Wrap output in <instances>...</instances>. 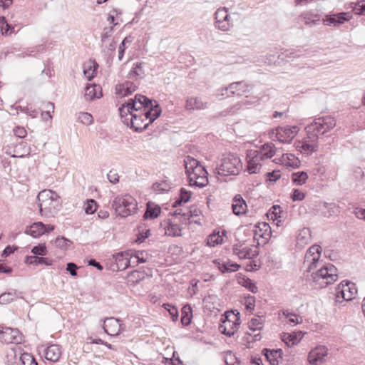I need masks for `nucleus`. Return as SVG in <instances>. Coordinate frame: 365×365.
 <instances>
[{
  "label": "nucleus",
  "mask_w": 365,
  "mask_h": 365,
  "mask_svg": "<svg viewBox=\"0 0 365 365\" xmlns=\"http://www.w3.org/2000/svg\"><path fill=\"white\" fill-rule=\"evenodd\" d=\"M46 110L41 113V115L44 116V114H48V118L51 119V113L54 111V104L51 102H48L46 105Z\"/></svg>",
  "instance_id": "680f3d73"
},
{
  "label": "nucleus",
  "mask_w": 365,
  "mask_h": 365,
  "mask_svg": "<svg viewBox=\"0 0 365 365\" xmlns=\"http://www.w3.org/2000/svg\"><path fill=\"white\" fill-rule=\"evenodd\" d=\"M254 151L262 157V159L264 160L273 157L276 153L277 149L274 145L270 143L264 144L259 150Z\"/></svg>",
  "instance_id": "c85d7f7f"
},
{
  "label": "nucleus",
  "mask_w": 365,
  "mask_h": 365,
  "mask_svg": "<svg viewBox=\"0 0 365 365\" xmlns=\"http://www.w3.org/2000/svg\"><path fill=\"white\" fill-rule=\"evenodd\" d=\"M247 204L245 200L242 198L240 195H237L232 204V212L236 215H240L245 214L247 210Z\"/></svg>",
  "instance_id": "bb28decb"
},
{
  "label": "nucleus",
  "mask_w": 365,
  "mask_h": 365,
  "mask_svg": "<svg viewBox=\"0 0 365 365\" xmlns=\"http://www.w3.org/2000/svg\"><path fill=\"white\" fill-rule=\"evenodd\" d=\"M0 341L5 344H21L22 336L17 329L4 328L0 330Z\"/></svg>",
  "instance_id": "2eb2a0df"
},
{
  "label": "nucleus",
  "mask_w": 365,
  "mask_h": 365,
  "mask_svg": "<svg viewBox=\"0 0 365 365\" xmlns=\"http://www.w3.org/2000/svg\"><path fill=\"white\" fill-rule=\"evenodd\" d=\"M175 220L181 221L183 224L187 225L190 222V220L192 217V211L187 207L176 209L174 212Z\"/></svg>",
  "instance_id": "473e14b6"
},
{
  "label": "nucleus",
  "mask_w": 365,
  "mask_h": 365,
  "mask_svg": "<svg viewBox=\"0 0 365 365\" xmlns=\"http://www.w3.org/2000/svg\"><path fill=\"white\" fill-rule=\"evenodd\" d=\"M153 190L159 192H168L171 188L170 183L167 180L155 182L152 186Z\"/></svg>",
  "instance_id": "a18cd8bd"
},
{
  "label": "nucleus",
  "mask_w": 365,
  "mask_h": 365,
  "mask_svg": "<svg viewBox=\"0 0 365 365\" xmlns=\"http://www.w3.org/2000/svg\"><path fill=\"white\" fill-rule=\"evenodd\" d=\"M6 153L13 158H23L29 155L30 148L26 142L21 141L14 146L13 151L9 148Z\"/></svg>",
  "instance_id": "393cba45"
},
{
  "label": "nucleus",
  "mask_w": 365,
  "mask_h": 365,
  "mask_svg": "<svg viewBox=\"0 0 365 365\" xmlns=\"http://www.w3.org/2000/svg\"><path fill=\"white\" fill-rule=\"evenodd\" d=\"M244 286L247 288L251 292L257 293L258 291L257 287L255 284L250 279L245 280Z\"/></svg>",
  "instance_id": "052dcab7"
},
{
  "label": "nucleus",
  "mask_w": 365,
  "mask_h": 365,
  "mask_svg": "<svg viewBox=\"0 0 365 365\" xmlns=\"http://www.w3.org/2000/svg\"><path fill=\"white\" fill-rule=\"evenodd\" d=\"M264 317L263 316H257L254 318H252L249 322H248V327L250 331H248L247 334L249 335H253L254 339L255 341L259 340V333L255 334V331H259L263 328V325L264 323Z\"/></svg>",
  "instance_id": "4be33fe9"
},
{
  "label": "nucleus",
  "mask_w": 365,
  "mask_h": 365,
  "mask_svg": "<svg viewBox=\"0 0 365 365\" xmlns=\"http://www.w3.org/2000/svg\"><path fill=\"white\" fill-rule=\"evenodd\" d=\"M78 269L77 265L75 263L69 262L67 264L66 270L69 272L70 274L73 277L77 275L76 269Z\"/></svg>",
  "instance_id": "0e129e2a"
},
{
  "label": "nucleus",
  "mask_w": 365,
  "mask_h": 365,
  "mask_svg": "<svg viewBox=\"0 0 365 365\" xmlns=\"http://www.w3.org/2000/svg\"><path fill=\"white\" fill-rule=\"evenodd\" d=\"M38 205L41 216L55 217L61 208V197L56 192L45 189L37 195Z\"/></svg>",
  "instance_id": "7ed1b4c3"
},
{
  "label": "nucleus",
  "mask_w": 365,
  "mask_h": 365,
  "mask_svg": "<svg viewBox=\"0 0 365 365\" xmlns=\"http://www.w3.org/2000/svg\"><path fill=\"white\" fill-rule=\"evenodd\" d=\"M242 168L241 160L235 155L230 154L225 157L222 163L217 168V173L221 175H237Z\"/></svg>",
  "instance_id": "6e6552de"
},
{
  "label": "nucleus",
  "mask_w": 365,
  "mask_h": 365,
  "mask_svg": "<svg viewBox=\"0 0 365 365\" xmlns=\"http://www.w3.org/2000/svg\"><path fill=\"white\" fill-rule=\"evenodd\" d=\"M102 96V88L99 85L88 84L85 88L84 96L86 101L100 98Z\"/></svg>",
  "instance_id": "a878e982"
},
{
  "label": "nucleus",
  "mask_w": 365,
  "mask_h": 365,
  "mask_svg": "<svg viewBox=\"0 0 365 365\" xmlns=\"http://www.w3.org/2000/svg\"><path fill=\"white\" fill-rule=\"evenodd\" d=\"M307 136L301 141L297 143V149L302 153H304L307 155H310L318 150L319 143L318 138L316 134L310 133L309 130H306Z\"/></svg>",
  "instance_id": "9d476101"
},
{
  "label": "nucleus",
  "mask_w": 365,
  "mask_h": 365,
  "mask_svg": "<svg viewBox=\"0 0 365 365\" xmlns=\"http://www.w3.org/2000/svg\"><path fill=\"white\" fill-rule=\"evenodd\" d=\"M304 334L302 331L293 333H284L282 336V341L288 346H292L297 345L303 337Z\"/></svg>",
  "instance_id": "7c9ffc66"
},
{
  "label": "nucleus",
  "mask_w": 365,
  "mask_h": 365,
  "mask_svg": "<svg viewBox=\"0 0 365 365\" xmlns=\"http://www.w3.org/2000/svg\"><path fill=\"white\" fill-rule=\"evenodd\" d=\"M245 306L247 310H253L255 308V297L250 296L245 299Z\"/></svg>",
  "instance_id": "69168bd1"
},
{
  "label": "nucleus",
  "mask_w": 365,
  "mask_h": 365,
  "mask_svg": "<svg viewBox=\"0 0 365 365\" xmlns=\"http://www.w3.org/2000/svg\"><path fill=\"white\" fill-rule=\"evenodd\" d=\"M61 355V349L58 344H51L45 350V358L51 361H57Z\"/></svg>",
  "instance_id": "2f4dec72"
},
{
  "label": "nucleus",
  "mask_w": 365,
  "mask_h": 365,
  "mask_svg": "<svg viewBox=\"0 0 365 365\" xmlns=\"http://www.w3.org/2000/svg\"><path fill=\"white\" fill-rule=\"evenodd\" d=\"M232 252L240 259H250L259 255V250L256 246L247 247L241 244L234 245Z\"/></svg>",
  "instance_id": "ddd939ff"
},
{
  "label": "nucleus",
  "mask_w": 365,
  "mask_h": 365,
  "mask_svg": "<svg viewBox=\"0 0 365 365\" xmlns=\"http://www.w3.org/2000/svg\"><path fill=\"white\" fill-rule=\"evenodd\" d=\"M344 15H346L344 13L327 15L325 19H323V22L327 26H336L348 21Z\"/></svg>",
  "instance_id": "cd10ccee"
},
{
  "label": "nucleus",
  "mask_w": 365,
  "mask_h": 365,
  "mask_svg": "<svg viewBox=\"0 0 365 365\" xmlns=\"http://www.w3.org/2000/svg\"><path fill=\"white\" fill-rule=\"evenodd\" d=\"M78 118L81 123L87 125L92 124L93 121L92 115L88 113H81Z\"/></svg>",
  "instance_id": "3c124183"
},
{
  "label": "nucleus",
  "mask_w": 365,
  "mask_h": 365,
  "mask_svg": "<svg viewBox=\"0 0 365 365\" xmlns=\"http://www.w3.org/2000/svg\"><path fill=\"white\" fill-rule=\"evenodd\" d=\"M308 178V175L304 171L293 173L292 175V180L294 185H302Z\"/></svg>",
  "instance_id": "37998d69"
},
{
  "label": "nucleus",
  "mask_w": 365,
  "mask_h": 365,
  "mask_svg": "<svg viewBox=\"0 0 365 365\" xmlns=\"http://www.w3.org/2000/svg\"><path fill=\"white\" fill-rule=\"evenodd\" d=\"M165 232L169 236H180L181 235V228L175 220L174 221L169 220L167 222V226L165 227Z\"/></svg>",
  "instance_id": "c9c22d12"
},
{
  "label": "nucleus",
  "mask_w": 365,
  "mask_h": 365,
  "mask_svg": "<svg viewBox=\"0 0 365 365\" xmlns=\"http://www.w3.org/2000/svg\"><path fill=\"white\" fill-rule=\"evenodd\" d=\"M144 76V71L143 69V63L137 62L133 64V68L128 73V78H133L134 77L142 78Z\"/></svg>",
  "instance_id": "79ce46f5"
},
{
  "label": "nucleus",
  "mask_w": 365,
  "mask_h": 365,
  "mask_svg": "<svg viewBox=\"0 0 365 365\" xmlns=\"http://www.w3.org/2000/svg\"><path fill=\"white\" fill-rule=\"evenodd\" d=\"M300 18L302 19L304 24L308 26L317 25L319 21V16L310 11L302 13Z\"/></svg>",
  "instance_id": "4c0bfd02"
},
{
  "label": "nucleus",
  "mask_w": 365,
  "mask_h": 365,
  "mask_svg": "<svg viewBox=\"0 0 365 365\" xmlns=\"http://www.w3.org/2000/svg\"><path fill=\"white\" fill-rule=\"evenodd\" d=\"M123 326V324L119 319L114 317H109L105 319L103 321V328L107 334L115 336H118L123 331L124 328Z\"/></svg>",
  "instance_id": "f3484780"
},
{
  "label": "nucleus",
  "mask_w": 365,
  "mask_h": 365,
  "mask_svg": "<svg viewBox=\"0 0 365 365\" xmlns=\"http://www.w3.org/2000/svg\"><path fill=\"white\" fill-rule=\"evenodd\" d=\"M190 185L203 187L208 184L207 172L196 159L187 156L184 160Z\"/></svg>",
  "instance_id": "20e7f679"
},
{
  "label": "nucleus",
  "mask_w": 365,
  "mask_h": 365,
  "mask_svg": "<svg viewBox=\"0 0 365 365\" xmlns=\"http://www.w3.org/2000/svg\"><path fill=\"white\" fill-rule=\"evenodd\" d=\"M299 131L297 126L278 127L275 130V138L280 143H289Z\"/></svg>",
  "instance_id": "4468645a"
},
{
  "label": "nucleus",
  "mask_w": 365,
  "mask_h": 365,
  "mask_svg": "<svg viewBox=\"0 0 365 365\" xmlns=\"http://www.w3.org/2000/svg\"><path fill=\"white\" fill-rule=\"evenodd\" d=\"M283 315L288 319L289 322L294 325L301 324L303 322L302 317L297 315L296 314L289 312L288 310L283 312Z\"/></svg>",
  "instance_id": "de8ad7c7"
},
{
  "label": "nucleus",
  "mask_w": 365,
  "mask_h": 365,
  "mask_svg": "<svg viewBox=\"0 0 365 365\" xmlns=\"http://www.w3.org/2000/svg\"><path fill=\"white\" fill-rule=\"evenodd\" d=\"M267 176L269 178V180L270 181H277L280 178V173L279 170H274L271 173H267Z\"/></svg>",
  "instance_id": "338daca9"
},
{
  "label": "nucleus",
  "mask_w": 365,
  "mask_h": 365,
  "mask_svg": "<svg viewBox=\"0 0 365 365\" xmlns=\"http://www.w3.org/2000/svg\"><path fill=\"white\" fill-rule=\"evenodd\" d=\"M274 161L278 163H280L287 167L297 168L299 165V161L292 154H282V158L277 161V159Z\"/></svg>",
  "instance_id": "72a5a7b5"
},
{
  "label": "nucleus",
  "mask_w": 365,
  "mask_h": 365,
  "mask_svg": "<svg viewBox=\"0 0 365 365\" xmlns=\"http://www.w3.org/2000/svg\"><path fill=\"white\" fill-rule=\"evenodd\" d=\"M215 26L222 31H228L232 27V21L227 9L225 7L219 8L215 14Z\"/></svg>",
  "instance_id": "9b49d317"
},
{
  "label": "nucleus",
  "mask_w": 365,
  "mask_h": 365,
  "mask_svg": "<svg viewBox=\"0 0 365 365\" xmlns=\"http://www.w3.org/2000/svg\"><path fill=\"white\" fill-rule=\"evenodd\" d=\"M219 269L222 272H235L239 269L240 266L237 263L230 261L223 262L222 263L217 262Z\"/></svg>",
  "instance_id": "ea45409f"
},
{
  "label": "nucleus",
  "mask_w": 365,
  "mask_h": 365,
  "mask_svg": "<svg viewBox=\"0 0 365 365\" xmlns=\"http://www.w3.org/2000/svg\"><path fill=\"white\" fill-rule=\"evenodd\" d=\"M98 66V64L94 61L90 62L84 66L83 73L88 81H91L94 77Z\"/></svg>",
  "instance_id": "c03bdc74"
},
{
  "label": "nucleus",
  "mask_w": 365,
  "mask_h": 365,
  "mask_svg": "<svg viewBox=\"0 0 365 365\" xmlns=\"http://www.w3.org/2000/svg\"><path fill=\"white\" fill-rule=\"evenodd\" d=\"M322 247L314 245L307 251L304 256V266L310 274L309 280L313 281L320 288H324L337 280V269L331 264H322L320 260Z\"/></svg>",
  "instance_id": "f257e3e1"
},
{
  "label": "nucleus",
  "mask_w": 365,
  "mask_h": 365,
  "mask_svg": "<svg viewBox=\"0 0 365 365\" xmlns=\"http://www.w3.org/2000/svg\"><path fill=\"white\" fill-rule=\"evenodd\" d=\"M311 240L309 230L307 228H304L300 230L297 237V243L299 247H304V245L309 243Z\"/></svg>",
  "instance_id": "58836bf2"
},
{
  "label": "nucleus",
  "mask_w": 365,
  "mask_h": 365,
  "mask_svg": "<svg viewBox=\"0 0 365 365\" xmlns=\"http://www.w3.org/2000/svg\"><path fill=\"white\" fill-rule=\"evenodd\" d=\"M336 125L335 118L331 115H326L315 118L312 123L306 126L305 130L313 134L324 135L331 130Z\"/></svg>",
  "instance_id": "0eeeda50"
},
{
  "label": "nucleus",
  "mask_w": 365,
  "mask_h": 365,
  "mask_svg": "<svg viewBox=\"0 0 365 365\" xmlns=\"http://www.w3.org/2000/svg\"><path fill=\"white\" fill-rule=\"evenodd\" d=\"M305 197V194L298 189H295L293 190V193L292 195V198L294 201H301L303 200Z\"/></svg>",
  "instance_id": "bf43d9fd"
},
{
  "label": "nucleus",
  "mask_w": 365,
  "mask_h": 365,
  "mask_svg": "<svg viewBox=\"0 0 365 365\" xmlns=\"http://www.w3.org/2000/svg\"><path fill=\"white\" fill-rule=\"evenodd\" d=\"M112 207L119 215L125 217L131 215L135 212L137 202L130 195H120L115 197Z\"/></svg>",
  "instance_id": "423d86ee"
},
{
  "label": "nucleus",
  "mask_w": 365,
  "mask_h": 365,
  "mask_svg": "<svg viewBox=\"0 0 365 365\" xmlns=\"http://www.w3.org/2000/svg\"><path fill=\"white\" fill-rule=\"evenodd\" d=\"M13 131L14 135L19 138H25L27 134L26 129L24 127L21 126L15 127Z\"/></svg>",
  "instance_id": "13d9d810"
},
{
  "label": "nucleus",
  "mask_w": 365,
  "mask_h": 365,
  "mask_svg": "<svg viewBox=\"0 0 365 365\" xmlns=\"http://www.w3.org/2000/svg\"><path fill=\"white\" fill-rule=\"evenodd\" d=\"M357 294V289L355 284L350 282H341L336 288L335 294L336 302L341 303L344 300L350 301L354 299Z\"/></svg>",
  "instance_id": "1a4fd4ad"
},
{
  "label": "nucleus",
  "mask_w": 365,
  "mask_h": 365,
  "mask_svg": "<svg viewBox=\"0 0 365 365\" xmlns=\"http://www.w3.org/2000/svg\"><path fill=\"white\" fill-rule=\"evenodd\" d=\"M19 360L22 365H38L34 357L28 353L20 354Z\"/></svg>",
  "instance_id": "49530a36"
},
{
  "label": "nucleus",
  "mask_w": 365,
  "mask_h": 365,
  "mask_svg": "<svg viewBox=\"0 0 365 365\" xmlns=\"http://www.w3.org/2000/svg\"><path fill=\"white\" fill-rule=\"evenodd\" d=\"M108 180L113 183L115 184L119 181V175L115 171L110 170L107 175Z\"/></svg>",
  "instance_id": "e2e57ef3"
},
{
  "label": "nucleus",
  "mask_w": 365,
  "mask_h": 365,
  "mask_svg": "<svg viewBox=\"0 0 365 365\" xmlns=\"http://www.w3.org/2000/svg\"><path fill=\"white\" fill-rule=\"evenodd\" d=\"M163 306H164L165 309H168V311L169 312L173 321H174V322L177 321L178 319V309L175 307L172 306L169 304H164Z\"/></svg>",
  "instance_id": "4d7b16f0"
},
{
  "label": "nucleus",
  "mask_w": 365,
  "mask_h": 365,
  "mask_svg": "<svg viewBox=\"0 0 365 365\" xmlns=\"http://www.w3.org/2000/svg\"><path fill=\"white\" fill-rule=\"evenodd\" d=\"M54 230V226L51 225H44L41 222H34L28 227L25 232L34 237H38L41 235L50 232Z\"/></svg>",
  "instance_id": "a211bd4d"
},
{
  "label": "nucleus",
  "mask_w": 365,
  "mask_h": 365,
  "mask_svg": "<svg viewBox=\"0 0 365 365\" xmlns=\"http://www.w3.org/2000/svg\"><path fill=\"white\" fill-rule=\"evenodd\" d=\"M16 297L15 294L6 292L0 295V304H6L12 302Z\"/></svg>",
  "instance_id": "864d4df0"
},
{
  "label": "nucleus",
  "mask_w": 365,
  "mask_h": 365,
  "mask_svg": "<svg viewBox=\"0 0 365 365\" xmlns=\"http://www.w3.org/2000/svg\"><path fill=\"white\" fill-rule=\"evenodd\" d=\"M327 355V349L324 346H317L309 353L308 361L312 365H319L325 361Z\"/></svg>",
  "instance_id": "6ab92c4d"
},
{
  "label": "nucleus",
  "mask_w": 365,
  "mask_h": 365,
  "mask_svg": "<svg viewBox=\"0 0 365 365\" xmlns=\"http://www.w3.org/2000/svg\"><path fill=\"white\" fill-rule=\"evenodd\" d=\"M208 107V102L202 100L201 97L190 96L185 101V108L190 113L195 110H201Z\"/></svg>",
  "instance_id": "aec40b11"
},
{
  "label": "nucleus",
  "mask_w": 365,
  "mask_h": 365,
  "mask_svg": "<svg viewBox=\"0 0 365 365\" xmlns=\"http://www.w3.org/2000/svg\"><path fill=\"white\" fill-rule=\"evenodd\" d=\"M70 244L71 242L63 237H57L55 240L56 246L62 250H66L69 247Z\"/></svg>",
  "instance_id": "603ef678"
},
{
  "label": "nucleus",
  "mask_w": 365,
  "mask_h": 365,
  "mask_svg": "<svg viewBox=\"0 0 365 365\" xmlns=\"http://www.w3.org/2000/svg\"><path fill=\"white\" fill-rule=\"evenodd\" d=\"M133 251L128 250L113 255V259H115L118 269H124L130 265V259L133 258Z\"/></svg>",
  "instance_id": "5701e85b"
},
{
  "label": "nucleus",
  "mask_w": 365,
  "mask_h": 365,
  "mask_svg": "<svg viewBox=\"0 0 365 365\" xmlns=\"http://www.w3.org/2000/svg\"><path fill=\"white\" fill-rule=\"evenodd\" d=\"M182 317H181V322L183 325H188L191 322V319L192 317V312L190 305L186 304L183 306L181 310Z\"/></svg>",
  "instance_id": "a19ab883"
},
{
  "label": "nucleus",
  "mask_w": 365,
  "mask_h": 365,
  "mask_svg": "<svg viewBox=\"0 0 365 365\" xmlns=\"http://www.w3.org/2000/svg\"><path fill=\"white\" fill-rule=\"evenodd\" d=\"M247 170L249 173L254 174L258 173L262 167L261 161L263 160L254 150H250L247 154Z\"/></svg>",
  "instance_id": "412c9836"
},
{
  "label": "nucleus",
  "mask_w": 365,
  "mask_h": 365,
  "mask_svg": "<svg viewBox=\"0 0 365 365\" xmlns=\"http://www.w3.org/2000/svg\"><path fill=\"white\" fill-rule=\"evenodd\" d=\"M31 252L35 255H46L47 254V248L44 244H40L37 246H34Z\"/></svg>",
  "instance_id": "5fc2aeb1"
},
{
  "label": "nucleus",
  "mask_w": 365,
  "mask_h": 365,
  "mask_svg": "<svg viewBox=\"0 0 365 365\" xmlns=\"http://www.w3.org/2000/svg\"><path fill=\"white\" fill-rule=\"evenodd\" d=\"M161 113V108L155 101L146 97L143 108L131 115L130 125L136 131H142L158 118Z\"/></svg>",
  "instance_id": "f03ea898"
},
{
  "label": "nucleus",
  "mask_w": 365,
  "mask_h": 365,
  "mask_svg": "<svg viewBox=\"0 0 365 365\" xmlns=\"http://www.w3.org/2000/svg\"><path fill=\"white\" fill-rule=\"evenodd\" d=\"M97 209L96 202L93 200H88L85 206V212L86 214H93L96 212Z\"/></svg>",
  "instance_id": "6e6d98bb"
},
{
  "label": "nucleus",
  "mask_w": 365,
  "mask_h": 365,
  "mask_svg": "<svg viewBox=\"0 0 365 365\" xmlns=\"http://www.w3.org/2000/svg\"><path fill=\"white\" fill-rule=\"evenodd\" d=\"M240 314H232L226 316V319L222 322V324L220 326V331L228 336H231L235 334L238 327L240 324V319L238 317Z\"/></svg>",
  "instance_id": "f8f14e48"
},
{
  "label": "nucleus",
  "mask_w": 365,
  "mask_h": 365,
  "mask_svg": "<svg viewBox=\"0 0 365 365\" xmlns=\"http://www.w3.org/2000/svg\"><path fill=\"white\" fill-rule=\"evenodd\" d=\"M137 88V86L131 81H125L116 86V94L121 96H127L132 94Z\"/></svg>",
  "instance_id": "c756f323"
},
{
  "label": "nucleus",
  "mask_w": 365,
  "mask_h": 365,
  "mask_svg": "<svg viewBox=\"0 0 365 365\" xmlns=\"http://www.w3.org/2000/svg\"><path fill=\"white\" fill-rule=\"evenodd\" d=\"M161 209L154 202H148L147 203L146 211L143 215L144 219H154L158 217L160 213Z\"/></svg>",
  "instance_id": "f704fd0d"
},
{
  "label": "nucleus",
  "mask_w": 365,
  "mask_h": 365,
  "mask_svg": "<svg viewBox=\"0 0 365 365\" xmlns=\"http://www.w3.org/2000/svg\"><path fill=\"white\" fill-rule=\"evenodd\" d=\"M192 192L190 191H187L184 188L180 189V197L174 202L173 206L176 207L177 205H180L182 202H187L189 201L190 197H191Z\"/></svg>",
  "instance_id": "09e8293b"
},
{
  "label": "nucleus",
  "mask_w": 365,
  "mask_h": 365,
  "mask_svg": "<svg viewBox=\"0 0 365 365\" xmlns=\"http://www.w3.org/2000/svg\"><path fill=\"white\" fill-rule=\"evenodd\" d=\"M262 354L265 356L271 365H278L282 360V350L281 349H264Z\"/></svg>",
  "instance_id": "b1692460"
},
{
  "label": "nucleus",
  "mask_w": 365,
  "mask_h": 365,
  "mask_svg": "<svg viewBox=\"0 0 365 365\" xmlns=\"http://www.w3.org/2000/svg\"><path fill=\"white\" fill-rule=\"evenodd\" d=\"M248 96L246 97L245 99L242 100L240 102H238L237 103L235 104L231 108L230 112L232 113H234L237 112V110H240L245 106H251L257 103L259 98L257 96L250 98V100L248 99Z\"/></svg>",
  "instance_id": "e433bc0d"
},
{
  "label": "nucleus",
  "mask_w": 365,
  "mask_h": 365,
  "mask_svg": "<svg viewBox=\"0 0 365 365\" xmlns=\"http://www.w3.org/2000/svg\"><path fill=\"white\" fill-rule=\"evenodd\" d=\"M252 85L242 81L231 83L224 88L225 91H230L231 96H241L249 93L252 89Z\"/></svg>",
  "instance_id": "dca6fc26"
},
{
  "label": "nucleus",
  "mask_w": 365,
  "mask_h": 365,
  "mask_svg": "<svg viewBox=\"0 0 365 365\" xmlns=\"http://www.w3.org/2000/svg\"><path fill=\"white\" fill-rule=\"evenodd\" d=\"M146 101V97L143 95H135L134 99H130L128 103H123L121 107L119 108V113L122 121L124 124L130 125V118L132 114L135 112H138L139 110L143 108V102Z\"/></svg>",
  "instance_id": "39448f33"
},
{
  "label": "nucleus",
  "mask_w": 365,
  "mask_h": 365,
  "mask_svg": "<svg viewBox=\"0 0 365 365\" xmlns=\"http://www.w3.org/2000/svg\"><path fill=\"white\" fill-rule=\"evenodd\" d=\"M223 241V238L218 233H213L210 235L207 239V245L209 246L214 247L217 245L222 244Z\"/></svg>",
  "instance_id": "8fccbe9b"
},
{
  "label": "nucleus",
  "mask_w": 365,
  "mask_h": 365,
  "mask_svg": "<svg viewBox=\"0 0 365 365\" xmlns=\"http://www.w3.org/2000/svg\"><path fill=\"white\" fill-rule=\"evenodd\" d=\"M113 31V28L112 26L108 27V28H105L103 29V32L102 36H101V41L103 42L105 41V40L107 38L110 37L112 35Z\"/></svg>",
  "instance_id": "774afa93"
}]
</instances>
